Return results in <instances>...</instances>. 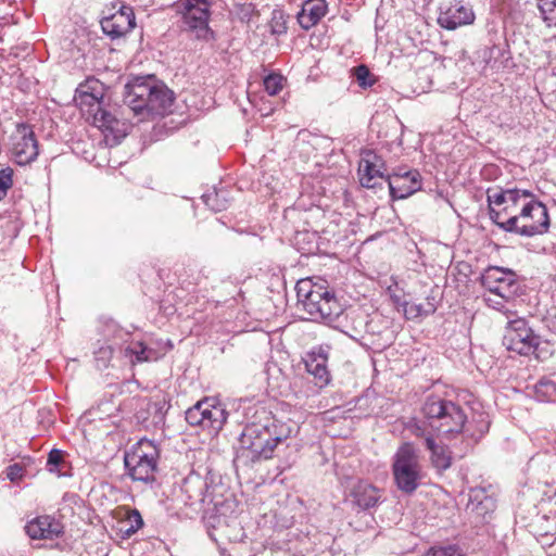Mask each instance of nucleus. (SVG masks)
<instances>
[{
	"label": "nucleus",
	"instance_id": "b1692460",
	"mask_svg": "<svg viewBox=\"0 0 556 556\" xmlns=\"http://www.w3.org/2000/svg\"><path fill=\"white\" fill-rule=\"evenodd\" d=\"M181 490L187 496V504L194 505L204 501L207 483L200 475L190 473L184 479Z\"/></svg>",
	"mask_w": 556,
	"mask_h": 556
},
{
	"label": "nucleus",
	"instance_id": "412c9836",
	"mask_svg": "<svg viewBox=\"0 0 556 556\" xmlns=\"http://www.w3.org/2000/svg\"><path fill=\"white\" fill-rule=\"evenodd\" d=\"M327 361L328 356L323 348L307 353L304 359L307 372L314 377L315 384L320 388L328 384L330 380Z\"/></svg>",
	"mask_w": 556,
	"mask_h": 556
},
{
	"label": "nucleus",
	"instance_id": "4be33fe9",
	"mask_svg": "<svg viewBox=\"0 0 556 556\" xmlns=\"http://www.w3.org/2000/svg\"><path fill=\"white\" fill-rule=\"evenodd\" d=\"M353 505L361 509H369L376 506L380 500L379 490L366 481H358L350 492Z\"/></svg>",
	"mask_w": 556,
	"mask_h": 556
},
{
	"label": "nucleus",
	"instance_id": "473e14b6",
	"mask_svg": "<svg viewBox=\"0 0 556 556\" xmlns=\"http://www.w3.org/2000/svg\"><path fill=\"white\" fill-rule=\"evenodd\" d=\"M13 186V169L10 167L0 170V201L3 200L8 191Z\"/></svg>",
	"mask_w": 556,
	"mask_h": 556
},
{
	"label": "nucleus",
	"instance_id": "f704fd0d",
	"mask_svg": "<svg viewBox=\"0 0 556 556\" xmlns=\"http://www.w3.org/2000/svg\"><path fill=\"white\" fill-rule=\"evenodd\" d=\"M126 355L134 356L136 362H144L149 359L147 348L142 342H135L125 349Z\"/></svg>",
	"mask_w": 556,
	"mask_h": 556
},
{
	"label": "nucleus",
	"instance_id": "49530a36",
	"mask_svg": "<svg viewBox=\"0 0 556 556\" xmlns=\"http://www.w3.org/2000/svg\"><path fill=\"white\" fill-rule=\"evenodd\" d=\"M459 556H467V555H466V554H464V553H460V555H459Z\"/></svg>",
	"mask_w": 556,
	"mask_h": 556
},
{
	"label": "nucleus",
	"instance_id": "0eeeda50",
	"mask_svg": "<svg viewBox=\"0 0 556 556\" xmlns=\"http://www.w3.org/2000/svg\"><path fill=\"white\" fill-rule=\"evenodd\" d=\"M159 456V448L152 441L142 439L137 442L124 456L129 477L144 483L154 481Z\"/></svg>",
	"mask_w": 556,
	"mask_h": 556
},
{
	"label": "nucleus",
	"instance_id": "c03bdc74",
	"mask_svg": "<svg viewBox=\"0 0 556 556\" xmlns=\"http://www.w3.org/2000/svg\"><path fill=\"white\" fill-rule=\"evenodd\" d=\"M208 199H210V195H206V199H205L206 205H210Z\"/></svg>",
	"mask_w": 556,
	"mask_h": 556
},
{
	"label": "nucleus",
	"instance_id": "20e7f679",
	"mask_svg": "<svg viewBox=\"0 0 556 556\" xmlns=\"http://www.w3.org/2000/svg\"><path fill=\"white\" fill-rule=\"evenodd\" d=\"M481 283L489 292L484 296L489 307L502 312L506 317L514 315L508 306L525 294V286L515 271L503 267H489L481 276Z\"/></svg>",
	"mask_w": 556,
	"mask_h": 556
},
{
	"label": "nucleus",
	"instance_id": "c85d7f7f",
	"mask_svg": "<svg viewBox=\"0 0 556 556\" xmlns=\"http://www.w3.org/2000/svg\"><path fill=\"white\" fill-rule=\"evenodd\" d=\"M542 18L549 27H556V0H538Z\"/></svg>",
	"mask_w": 556,
	"mask_h": 556
},
{
	"label": "nucleus",
	"instance_id": "a211bd4d",
	"mask_svg": "<svg viewBox=\"0 0 556 556\" xmlns=\"http://www.w3.org/2000/svg\"><path fill=\"white\" fill-rule=\"evenodd\" d=\"M412 433L417 438L425 439L426 447L431 452L432 465L438 470H446L451 467L452 457L447 447L435 443L433 433L425 426L414 425Z\"/></svg>",
	"mask_w": 556,
	"mask_h": 556
},
{
	"label": "nucleus",
	"instance_id": "423d86ee",
	"mask_svg": "<svg viewBox=\"0 0 556 556\" xmlns=\"http://www.w3.org/2000/svg\"><path fill=\"white\" fill-rule=\"evenodd\" d=\"M535 198V194L521 188H489L486 201L491 220L502 229V225L513 216L518 218L519 213L525 212L527 206Z\"/></svg>",
	"mask_w": 556,
	"mask_h": 556
},
{
	"label": "nucleus",
	"instance_id": "393cba45",
	"mask_svg": "<svg viewBox=\"0 0 556 556\" xmlns=\"http://www.w3.org/2000/svg\"><path fill=\"white\" fill-rule=\"evenodd\" d=\"M467 508L476 513L478 516L485 518L494 511L495 501L491 496L486 495L484 491H476L470 495Z\"/></svg>",
	"mask_w": 556,
	"mask_h": 556
},
{
	"label": "nucleus",
	"instance_id": "ddd939ff",
	"mask_svg": "<svg viewBox=\"0 0 556 556\" xmlns=\"http://www.w3.org/2000/svg\"><path fill=\"white\" fill-rule=\"evenodd\" d=\"M438 24L447 30L470 25L475 22V13L471 5L460 0H453L440 7Z\"/></svg>",
	"mask_w": 556,
	"mask_h": 556
},
{
	"label": "nucleus",
	"instance_id": "bb28decb",
	"mask_svg": "<svg viewBox=\"0 0 556 556\" xmlns=\"http://www.w3.org/2000/svg\"><path fill=\"white\" fill-rule=\"evenodd\" d=\"M534 396L540 402H556V377H543L534 386Z\"/></svg>",
	"mask_w": 556,
	"mask_h": 556
},
{
	"label": "nucleus",
	"instance_id": "a878e982",
	"mask_svg": "<svg viewBox=\"0 0 556 556\" xmlns=\"http://www.w3.org/2000/svg\"><path fill=\"white\" fill-rule=\"evenodd\" d=\"M437 311L434 296H427L425 303H405L404 314L407 319H416L432 315Z\"/></svg>",
	"mask_w": 556,
	"mask_h": 556
},
{
	"label": "nucleus",
	"instance_id": "7ed1b4c3",
	"mask_svg": "<svg viewBox=\"0 0 556 556\" xmlns=\"http://www.w3.org/2000/svg\"><path fill=\"white\" fill-rule=\"evenodd\" d=\"M298 304L314 320L327 324L334 321L343 313L334 292L325 281L315 282L312 278L301 279L295 286Z\"/></svg>",
	"mask_w": 556,
	"mask_h": 556
},
{
	"label": "nucleus",
	"instance_id": "f257e3e1",
	"mask_svg": "<svg viewBox=\"0 0 556 556\" xmlns=\"http://www.w3.org/2000/svg\"><path fill=\"white\" fill-rule=\"evenodd\" d=\"M421 410L426 420L418 425L427 427L431 433H437L438 435L448 438L450 435L463 432L467 438L477 443L489 431L490 424L482 416L477 421L476 429H473L472 422L466 426L467 417L463 408L454 402L438 395L428 396Z\"/></svg>",
	"mask_w": 556,
	"mask_h": 556
},
{
	"label": "nucleus",
	"instance_id": "cd10ccee",
	"mask_svg": "<svg viewBox=\"0 0 556 556\" xmlns=\"http://www.w3.org/2000/svg\"><path fill=\"white\" fill-rule=\"evenodd\" d=\"M287 21L288 15L285 13L282 9H274L268 21L270 34L274 36H281L287 34Z\"/></svg>",
	"mask_w": 556,
	"mask_h": 556
},
{
	"label": "nucleus",
	"instance_id": "79ce46f5",
	"mask_svg": "<svg viewBox=\"0 0 556 556\" xmlns=\"http://www.w3.org/2000/svg\"><path fill=\"white\" fill-rule=\"evenodd\" d=\"M243 11H244V13H243L242 18H244V17H249V14H250V12H251V11H253V8H252V5H251V4H249V5H247V7L243 9Z\"/></svg>",
	"mask_w": 556,
	"mask_h": 556
},
{
	"label": "nucleus",
	"instance_id": "2eb2a0df",
	"mask_svg": "<svg viewBox=\"0 0 556 556\" xmlns=\"http://www.w3.org/2000/svg\"><path fill=\"white\" fill-rule=\"evenodd\" d=\"M13 155L20 165H26L35 161L39 154L38 142L31 126L18 124L13 136Z\"/></svg>",
	"mask_w": 556,
	"mask_h": 556
},
{
	"label": "nucleus",
	"instance_id": "7c9ffc66",
	"mask_svg": "<svg viewBox=\"0 0 556 556\" xmlns=\"http://www.w3.org/2000/svg\"><path fill=\"white\" fill-rule=\"evenodd\" d=\"M91 115L93 117V124L99 128L113 129L114 124L117 123L115 117L104 110L102 105L94 110Z\"/></svg>",
	"mask_w": 556,
	"mask_h": 556
},
{
	"label": "nucleus",
	"instance_id": "ea45409f",
	"mask_svg": "<svg viewBox=\"0 0 556 556\" xmlns=\"http://www.w3.org/2000/svg\"><path fill=\"white\" fill-rule=\"evenodd\" d=\"M358 318H359L361 326L364 325L363 332H367V333H371V334L377 332L376 329L374 328V323H375L374 318L370 320H367V316H365V315H361V316H358Z\"/></svg>",
	"mask_w": 556,
	"mask_h": 556
},
{
	"label": "nucleus",
	"instance_id": "c9c22d12",
	"mask_svg": "<svg viewBox=\"0 0 556 556\" xmlns=\"http://www.w3.org/2000/svg\"><path fill=\"white\" fill-rule=\"evenodd\" d=\"M64 464L63 453L60 450H52L48 455L47 467L50 472H60L61 466Z\"/></svg>",
	"mask_w": 556,
	"mask_h": 556
},
{
	"label": "nucleus",
	"instance_id": "9b49d317",
	"mask_svg": "<svg viewBox=\"0 0 556 556\" xmlns=\"http://www.w3.org/2000/svg\"><path fill=\"white\" fill-rule=\"evenodd\" d=\"M228 417L225 407L215 399H204L186 412V421L192 427H200L210 434H217Z\"/></svg>",
	"mask_w": 556,
	"mask_h": 556
},
{
	"label": "nucleus",
	"instance_id": "72a5a7b5",
	"mask_svg": "<svg viewBox=\"0 0 556 556\" xmlns=\"http://www.w3.org/2000/svg\"><path fill=\"white\" fill-rule=\"evenodd\" d=\"M264 88L269 96H276L282 89V76L277 74L266 76Z\"/></svg>",
	"mask_w": 556,
	"mask_h": 556
},
{
	"label": "nucleus",
	"instance_id": "58836bf2",
	"mask_svg": "<svg viewBox=\"0 0 556 556\" xmlns=\"http://www.w3.org/2000/svg\"><path fill=\"white\" fill-rule=\"evenodd\" d=\"M23 476V468L18 464L10 465L7 469V477L11 481H15Z\"/></svg>",
	"mask_w": 556,
	"mask_h": 556
},
{
	"label": "nucleus",
	"instance_id": "4c0bfd02",
	"mask_svg": "<svg viewBox=\"0 0 556 556\" xmlns=\"http://www.w3.org/2000/svg\"><path fill=\"white\" fill-rule=\"evenodd\" d=\"M113 355V350L111 346H102L96 352V359L98 362H102V365L105 366L106 363L111 359Z\"/></svg>",
	"mask_w": 556,
	"mask_h": 556
},
{
	"label": "nucleus",
	"instance_id": "4468645a",
	"mask_svg": "<svg viewBox=\"0 0 556 556\" xmlns=\"http://www.w3.org/2000/svg\"><path fill=\"white\" fill-rule=\"evenodd\" d=\"M386 181L393 200L406 199L421 188V177L416 169L399 168L388 174Z\"/></svg>",
	"mask_w": 556,
	"mask_h": 556
},
{
	"label": "nucleus",
	"instance_id": "2f4dec72",
	"mask_svg": "<svg viewBox=\"0 0 556 556\" xmlns=\"http://www.w3.org/2000/svg\"><path fill=\"white\" fill-rule=\"evenodd\" d=\"M127 520L130 522V526L124 530V533L125 536L130 538L143 527V519L137 509H132L127 513Z\"/></svg>",
	"mask_w": 556,
	"mask_h": 556
},
{
	"label": "nucleus",
	"instance_id": "6e6552de",
	"mask_svg": "<svg viewBox=\"0 0 556 556\" xmlns=\"http://www.w3.org/2000/svg\"><path fill=\"white\" fill-rule=\"evenodd\" d=\"M392 471L399 490L414 493L422 478L419 456L412 443L402 444L393 456Z\"/></svg>",
	"mask_w": 556,
	"mask_h": 556
},
{
	"label": "nucleus",
	"instance_id": "c756f323",
	"mask_svg": "<svg viewBox=\"0 0 556 556\" xmlns=\"http://www.w3.org/2000/svg\"><path fill=\"white\" fill-rule=\"evenodd\" d=\"M353 73L358 86L363 89L372 87L376 84L375 75L364 64L354 67Z\"/></svg>",
	"mask_w": 556,
	"mask_h": 556
},
{
	"label": "nucleus",
	"instance_id": "39448f33",
	"mask_svg": "<svg viewBox=\"0 0 556 556\" xmlns=\"http://www.w3.org/2000/svg\"><path fill=\"white\" fill-rule=\"evenodd\" d=\"M125 103L136 113L164 114L173 103V93L165 86L136 79L126 85Z\"/></svg>",
	"mask_w": 556,
	"mask_h": 556
},
{
	"label": "nucleus",
	"instance_id": "1a4fd4ad",
	"mask_svg": "<svg viewBox=\"0 0 556 556\" xmlns=\"http://www.w3.org/2000/svg\"><path fill=\"white\" fill-rule=\"evenodd\" d=\"M212 0H178L175 4L177 13L181 14L185 30L202 41L214 39V31L208 26Z\"/></svg>",
	"mask_w": 556,
	"mask_h": 556
},
{
	"label": "nucleus",
	"instance_id": "e433bc0d",
	"mask_svg": "<svg viewBox=\"0 0 556 556\" xmlns=\"http://www.w3.org/2000/svg\"><path fill=\"white\" fill-rule=\"evenodd\" d=\"M460 553V548L455 544L440 546L433 549L434 556H459Z\"/></svg>",
	"mask_w": 556,
	"mask_h": 556
},
{
	"label": "nucleus",
	"instance_id": "9d476101",
	"mask_svg": "<svg viewBox=\"0 0 556 556\" xmlns=\"http://www.w3.org/2000/svg\"><path fill=\"white\" fill-rule=\"evenodd\" d=\"M549 228V216L547 207L536 199L527 206L525 212L519 213L518 218L513 216L502 225L507 232L522 237H533L547 232Z\"/></svg>",
	"mask_w": 556,
	"mask_h": 556
},
{
	"label": "nucleus",
	"instance_id": "37998d69",
	"mask_svg": "<svg viewBox=\"0 0 556 556\" xmlns=\"http://www.w3.org/2000/svg\"><path fill=\"white\" fill-rule=\"evenodd\" d=\"M208 199H210V195H206V199H205L206 205H210Z\"/></svg>",
	"mask_w": 556,
	"mask_h": 556
},
{
	"label": "nucleus",
	"instance_id": "6ab92c4d",
	"mask_svg": "<svg viewBox=\"0 0 556 556\" xmlns=\"http://www.w3.org/2000/svg\"><path fill=\"white\" fill-rule=\"evenodd\" d=\"M25 531L33 540H54L62 535L63 526L55 518L45 515L28 521Z\"/></svg>",
	"mask_w": 556,
	"mask_h": 556
},
{
	"label": "nucleus",
	"instance_id": "a18cd8bd",
	"mask_svg": "<svg viewBox=\"0 0 556 556\" xmlns=\"http://www.w3.org/2000/svg\"><path fill=\"white\" fill-rule=\"evenodd\" d=\"M208 199H210V195H206V199H205L206 205H210Z\"/></svg>",
	"mask_w": 556,
	"mask_h": 556
},
{
	"label": "nucleus",
	"instance_id": "f8f14e48",
	"mask_svg": "<svg viewBox=\"0 0 556 556\" xmlns=\"http://www.w3.org/2000/svg\"><path fill=\"white\" fill-rule=\"evenodd\" d=\"M509 315L503 344L508 351L516 352L520 355H529L533 353L539 343L540 337L534 333L528 321L522 317L513 318Z\"/></svg>",
	"mask_w": 556,
	"mask_h": 556
},
{
	"label": "nucleus",
	"instance_id": "a19ab883",
	"mask_svg": "<svg viewBox=\"0 0 556 556\" xmlns=\"http://www.w3.org/2000/svg\"><path fill=\"white\" fill-rule=\"evenodd\" d=\"M361 315H364V314H363V313H357V312H352V313H351V319H352L353 321H356V323H357V324L354 326V331H355L357 334H361V333L363 332V330H364V325H363V326H361V324H359V318H358V316H361Z\"/></svg>",
	"mask_w": 556,
	"mask_h": 556
},
{
	"label": "nucleus",
	"instance_id": "5701e85b",
	"mask_svg": "<svg viewBox=\"0 0 556 556\" xmlns=\"http://www.w3.org/2000/svg\"><path fill=\"white\" fill-rule=\"evenodd\" d=\"M328 4L326 0H306L298 14V22L304 29H309L320 22L327 14Z\"/></svg>",
	"mask_w": 556,
	"mask_h": 556
},
{
	"label": "nucleus",
	"instance_id": "f03ea898",
	"mask_svg": "<svg viewBox=\"0 0 556 556\" xmlns=\"http://www.w3.org/2000/svg\"><path fill=\"white\" fill-rule=\"evenodd\" d=\"M291 434V428L261 408L255 412V420L248 422L239 438L241 455L251 462L269 459L279 443Z\"/></svg>",
	"mask_w": 556,
	"mask_h": 556
},
{
	"label": "nucleus",
	"instance_id": "aec40b11",
	"mask_svg": "<svg viewBox=\"0 0 556 556\" xmlns=\"http://www.w3.org/2000/svg\"><path fill=\"white\" fill-rule=\"evenodd\" d=\"M101 99L102 88L99 80H87L85 84H80L74 98L77 105L90 115L101 106Z\"/></svg>",
	"mask_w": 556,
	"mask_h": 556
},
{
	"label": "nucleus",
	"instance_id": "f3484780",
	"mask_svg": "<svg viewBox=\"0 0 556 556\" xmlns=\"http://www.w3.org/2000/svg\"><path fill=\"white\" fill-rule=\"evenodd\" d=\"M386 163L381 156L371 150H365L361 154L358 165L359 182L365 188H375L379 179H386Z\"/></svg>",
	"mask_w": 556,
	"mask_h": 556
},
{
	"label": "nucleus",
	"instance_id": "dca6fc26",
	"mask_svg": "<svg viewBox=\"0 0 556 556\" xmlns=\"http://www.w3.org/2000/svg\"><path fill=\"white\" fill-rule=\"evenodd\" d=\"M136 26V17L131 7L121 5L119 9L101 20V28L111 39L128 34Z\"/></svg>",
	"mask_w": 556,
	"mask_h": 556
}]
</instances>
